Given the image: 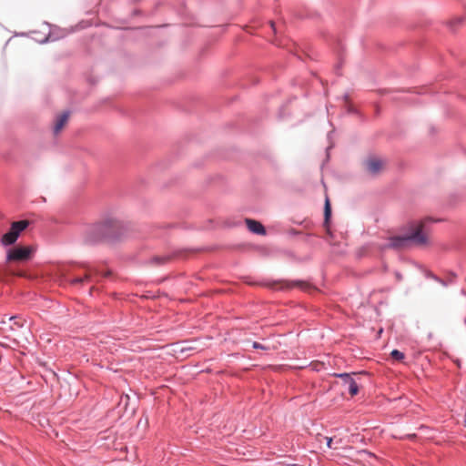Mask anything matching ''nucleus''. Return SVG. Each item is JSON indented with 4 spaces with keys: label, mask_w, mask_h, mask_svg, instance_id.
<instances>
[{
    "label": "nucleus",
    "mask_w": 466,
    "mask_h": 466,
    "mask_svg": "<svg viewBox=\"0 0 466 466\" xmlns=\"http://www.w3.org/2000/svg\"><path fill=\"white\" fill-rule=\"evenodd\" d=\"M107 232L106 225H96L88 229L86 235V241L88 243H94L103 239Z\"/></svg>",
    "instance_id": "obj_5"
},
{
    "label": "nucleus",
    "mask_w": 466,
    "mask_h": 466,
    "mask_svg": "<svg viewBox=\"0 0 466 466\" xmlns=\"http://www.w3.org/2000/svg\"><path fill=\"white\" fill-rule=\"evenodd\" d=\"M29 222L27 220H20L14 222L11 226L10 230L4 234L2 237V243L4 245H12L15 243L19 234L27 228Z\"/></svg>",
    "instance_id": "obj_2"
},
{
    "label": "nucleus",
    "mask_w": 466,
    "mask_h": 466,
    "mask_svg": "<svg viewBox=\"0 0 466 466\" xmlns=\"http://www.w3.org/2000/svg\"><path fill=\"white\" fill-rule=\"evenodd\" d=\"M109 274H110V272H108V271H107V272H106V273L104 274V276L106 277V276H108Z\"/></svg>",
    "instance_id": "obj_19"
},
{
    "label": "nucleus",
    "mask_w": 466,
    "mask_h": 466,
    "mask_svg": "<svg viewBox=\"0 0 466 466\" xmlns=\"http://www.w3.org/2000/svg\"><path fill=\"white\" fill-rule=\"evenodd\" d=\"M245 222H246L248 228L251 232L258 234V235H265L266 234L265 228L260 222H258L257 220L250 219V218H247L245 220Z\"/></svg>",
    "instance_id": "obj_9"
},
{
    "label": "nucleus",
    "mask_w": 466,
    "mask_h": 466,
    "mask_svg": "<svg viewBox=\"0 0 466 466\" xmlns=\"http://www.w3.org/2000/svg\"><path fill=\"white\" fill-rule=\"evenodd\" d=\"M86 272L85 276L83 278L73 279L71 280L72 284H75V285L82 284L85 281H88L90 279L92 274H95V275L99 274V271L96 268H93L90 267H86Z\"/></svg>",
    "instance_id": "obj_11"
},
{
    "label": "nucleus",
    "mask_w": 466,
    "mask_h": 466,
    "mask_svg": "<svg viewBox=\"0 0 466 466\" xmlns=\"http://www.w3.org/2000/svg\"><path fill=\"white\" fill-rule=\"evenodd\" d=\"M390 356L396 360H402L404 359V353L398 350H393L390 353Z\"/></svg>",
    "instance_id": "obj_14"
},
{
    "label": "nucleus",
    "mask_w": 466,
    "mask_h": 466,
    "mask_svg": "<svg viewBox=\"0 0 466 466\" xmlns=\"http://www.w3.org/2000/svg\"><path fill=\"white\" fill-rule=\"evenodd\" d=\"M8 271L7 268H0V280L3 279L4 275Z\"/></svg>",
    "instance_id": "obj_17"
},
{
    "label": "nucleus",
    "mask_w": 466,
    "mask_h": 466,
    "mask_svg": "<svg viewBox=\"0 0 466 466\" xmlns=\"http://www.w3.org/2000/svg\"><path fill=\"white\" fill-rule=\"evenodd\" d=\"M367 171L372 175H378L385 167V161L381 158L371 157L365 162Z\"/></svg>",
    "instance_id": "obj_6"
},
{
    "label": "nucleus",
    "mask_w": 466,
    "mask_h": 466,
    "mask_svg": "<svg viewBox=\"0 0 466 466\" xmlns=\"http://www.w3.org/2000/svg\"><path fill=\"white\" fill-rule=\"evenodd\" d=\"M156 259L157 260H161V262H163V261H166L167 258H157Z\"/></svg>",
    "instance_id": "obj_18"
},
{
    "label": "nucleus",
    "mask_w": 466,
    "mask_h": 466,
    "mask_svg": "<svg viewBox=\"0 0 466 466\" xmlns=\"http://www.w3.org/2000/svg\"><path fill=\"white\" fill-rule=\"evenodd\" d=\"M269 288L279 289H289L292 288H299L305 291H310L313 288L311 284L303 280L297 281H288V280H279L272 283L267 284Z\"/></svg>",
    "instance_id": "obj_4"
},
{
    "label": "nucleus",
    "mask_w": 466,
    "mask_h": 466,
    "mask_svg": "<svg viewBox=\"0 0 466 466\" xmlns=\"http://www.w3.org/2000/svg\"><path fill=\"white\" fill-rule=\"evenodd\" d=\"M428 241V234L424 231V223L419 222L414 225L412 232L403 237H394L390 239L389 248H402L414 242L417 245L426 244Z\"/></svg>",
    "instance_id": "obj_1"
},
{
    "label": "nucleus",
    "mask_w": 466,
    "mask_h": 466,
    "mask_svg": "<svg viewBox=\"0 0 466 466\" xmlns=\"http://www.w3.org/2000/svg\"><path fill=\"white\" fill-rule=\"evenodd\" d=\"M330 214H331L330 203H329V199L327 198L326 201H325V208H324V217H325L326 224L329 222Z\"/></svg>",
    "instance_id": "obj_13"
},
{
    "label": "nucleus",
    "mask_w": 466,
    "mask_h": 466,
    "mask_svg": "<svg viewBox=\"0 0 466 466\" xmlns=\"http://www.w3.org/2000/svg\"><path fill=\"white\" fill-rule=\"evenodd\" d=\"M68 118L69 112H64L63 114L57 116L54 127V133L56 135L59 134L62 131V129L66 125Z\"/></svg>",
    "instance_id": "obj_10"
},
{
    "label": "nucleus",
    "mask_w": 466,
    "mask_h": 466,
    "mask_svg": "<svg viewBox=\"0 0 466 466\" xmlns=\"http://www.w3.org/2000/svg\"><path fill=\"white\" fill-rule=\"evenodd\" d=\"M374 455L371 452H369L365 450L359 451L354 454V458L352 461L356 462H368L369 459L373 458Z\"/></svg>",
    "instance_id": "obj_12"
},
{
    "label": "nucleus",
    "mask_w": 466,
    "mask_h": 466,
    "mask_svg": "<svg viewBox=\"0 0 466 466\" xmlns=\"http://www.w3.org/2000/svg\"><path fill=\"white\" fill-rule=\"evenodd\" d=\"M2 323L4 325H6L7 328L12 330V331H17L19 329H23L25 324H26V320L25 319H22L21 318L17 317V316H14V317H10L8 318V320H5L3 319L2 320Z\"/></svg>",
    "instance_id": "obj_8"
},
{
    "label": "nucleus",
    "mask_w": 466,
    "mask_h": 466,
    "mask_svg": "<svg viewBox=\"0 0 466 466\" xmlns=\"http://www.w3.org/2000/svg\"><path fill=\"white\" fill-rule=\"evenodd\" d=\"M325 440L327 441V446L332 448L333 439L331 437H325Z\"/></svg>",
    "instance_id": "obj_16"
},
{
    "label": "nucleus",
    "mask_w": 466,
    "mask_h": 466,
    "mask_svg": "<svg viewBox=\"0 0 466 466\" xmlns=\"http://www.w3.org/2000/svg\"><path fill=\"white\" fill-rule=\"evenodd\" d=\"M34 249L31 247H15L8 250L6 262H25L31 258Z\"/></svg>",
    "instance_id": "obj_3"
},
{
    "label": "nucleus",
    "mask_w": 466,
    "mask_h": 466,
    "mask_svg": "<svg viewBox=\"0 0 466 466\" xmlns=\"http://www.w3.org/2000/svg\"><path fill=\"white\" fill-rule=\"evenodd\" d=\"M333 376L341 378L345 384L349 386V391L351 396H355L359 392V387L356 381L348 373H334Z\"/></svg>",
    "instance_id": "obj_7"
},
{
    "label": "nucleus",
    "mask_w": 466,
    "mask_h": 466,
    "mask_svg": "<svg viewBox=\"0 0 466 466\" xmlns=\"http://www.w3.org/2000/svg\"><path fill=\"white\" fill-rule=\"evenodd\" d=\"M253 348L254 349H260V350H269V347H267V346H264L258 342H253Z\"/></svg>",
    "instance_id": "obj_15"
}]
</instances>
